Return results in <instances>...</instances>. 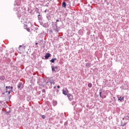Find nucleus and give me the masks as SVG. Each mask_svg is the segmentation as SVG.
Listing matches in <instances>:
<instances>
[{
  "label": "nucleus",
  "instance_id": "obj_13",
  "mask_svg": "<svg viewBox=\"0 0 129 129\" xmlns=\"http://www.w3.org/2000/svg\"><path fill=\"white\" fill-rule=\"evenodd\" d=\"M78 34H79L80 35H83V31H82V30H80L78 31Z\"/></svg>",
  "mask_w": 129,
  "mask_h": 129
},
{
  "label": "nucleus",
  "instance_id": "obj_16",
  "mask_svg": "<svg viewBox=\"0 0 129 129\" xmlns=\"http://www.w3.org/2000/svg\"><path fill=\"white\" fill-rule=\"evenodd\" d=\"M58 22H62V19H61V18H58V19H57L56 21V23H57Z\"/></svg>",
  "mask_w": 129,
  "mask_h": 129
},
{
  "label": "nucleus",
  "instance_id": "obj_29",
  "mask_svg": "<svg viewBox=\"0 0 129 129\" xmlns=\"http://www.w3.org/2000/svg\"><path fill=\"white\" fill-rule=\"evenodd\" d=\"M8 88H7V86L6 87V92L8 93Z\"/></svg>",
  "mask_w": 129,
  "mask_h": 129
},
{
  "label": "nucleus",
  "instance_id": "obj_2",
  "mask_svg": "<svg viewBox=\"0 0 129 129\" xmlns=\"http://www.w3.org/2000/svg\"><path fill=\"white\" fill-rule=\"evenodd\" d=\"M59 28L58 27V26L57 25V22H55L54 26H53V30H55V32L56 33H59Z\"/></svg>",
  "mask_w": 129,
  "mask_h": 129
},
{
  "label": "nucleus",
  "instance_id": "obj_11",
  "mask_svg": "<svg viewBox=\"0 0 129 129\" xmlns=\"http://www.w3.org/2000/svg\"><path fill=\"white\" fill-rule=\"evenodd\" d=\"M123 98H124V97H120L118 98V100H120V101H124Z\"/></svg>",
  "mask_w": 129,
  "mask_h": 129
},
{
  "label": "nucleus",
  "instance_id": "obj_5",
  "mask_svg": "<svg viewBox=\"0 0 129 129\" xmlns=\"http://www.w3.org/2000/svg\"><path fill=\"white\" fill-rule=\"evenodd\" d=\"M67 97L70 101H72V100H73V95H72V94L69 93L67 95Z\"/></svg>",
  "mask_w": 129,
  "mask_h": 129
},
{
  "label": "nucleus",
  "instance_id": "obj_7",
  "mask_svg": "<svg viewBox=\"0 0 129 129\" xmlns=\"http://www.w3.org/2000/svg\"><path fill=\"white\" fill-rule=\"evenodd\" d=\"M68 94H69L68 89H66V90H62V94H63L64 95H68Z\"/></svg>",
  "mask_w": 129,
  "mask_h": 129
},
{
  "label": "nucleus",
  "instance_id": "obj_32",
  "mask_svg": "<svg viewBox=\"0 0 129 129\" xmlns=\"http://www.w3.org/2000/svg\"><path fill=\"white\" fill-rule=\"evenodd\" d=\"M22 46L20 45L19 47H18V49L20 50V48H22Z\"/></svg>",
  "mask_w": 129,
  "mask_h": 129
},
{
  "label": "nucleus",
  "instance_id": "obj_6",
  "mask_svg": "<svg viewBox=\"0 0 129 129\" xmlns=\"http://www.w3.org/2000/svg\"><path fill=\"white\" fill-rule=\"evenodd\" d=\"M49 84L52 85V84H55V82L54 81V80H50L49 81H47L46 82V85H49Z\"/></svg>",
  "mask_w": 129,
  "mask_h": 129
},
{
  "label": "nucleus",
  "instance_id": "obj_21",
  "mask_svg": "<svg viewBox=\"0 0 129 129\" xmlns=\"http://www.w3.org/2000/svg\"><path fill=\"white\" fill-rule=\"evenodd\" d=\"M125 119H126V120H129V116L127 115L125 117Z\"/></svg>",
  "mask_w": 129,
  "mask_h": 129
},
{
  "label": "nucleus",
  "instance_id": "obj_34",
  "mask_svg": "<svg viewBox=\"0 0 129 129\" xmlns=\"http://www.w3.org/2000/svg\"><path fill=\"white\" fill-rule=\"evenodd\" d=\"M36 14H39V15H40V12H39V11H37V12H36Z\"/></svg>",
  "mask_w": 129,
  "mask_h": 129
},
{
  "label": "nucleus",
  "instance_id": "obj_33",
  "mask_svg": "<svg viewBox=\"0 0 129 129\" xmlns=\"http://www.w3.org/2000/svg\"><path fill=\"white\" fill-rule=\"evenodd\" d=\"M56 86H55L54 87H53V89H54V90H56Z\"/></svg>",
  "mask_w": 129,
  "mask_h": 129
},
{
  "label": "nucleus",
  "instance_id": "obj_30",
  "mask_svg": "<svg viewBox=\"0 0 129 129\" xmlns=\"http://www.w3.org/2000/svg\"><path fill=\"white\" fill-rule=\"evenodd\" d=\"M8 94H11V90L8 91Z\"/></svg>",
  "mask_w": 129,
  "mask_h": 129
},
{
  "label": "nucleus",
  "instance_id": "obj_9",
  "mask_svg": "<svg viewBox=\"0 0 129 129\" xmlns=\"http://www.w3.org/2000/svg\"><path fill=\"white\" fill-rule=\"evenodd\" d=\"M55 61H57V58H52L50 60V62L51 63H54Z\"/></svg>",
  "mask_w": 129,
  "mask_h": 129
},
{
  "label": "nucleus",
  "instance_id": "obj_20",
  "mask_svg": "<svg viewBox=\"0 0 129 129\" xmlns=\"http://www.w3.org/2000/svg\"><path fill=\"white\" fill-rule=\"evenodd\" d=\"M0 103H1L2 105H5V101H0Z\"/></svg>",
  "mask_w": 129,
  "mask_h": 129
},
{
  "label": "nucleus",
  "instance_id": "obj_1",
  "mask_svg": "<svg viewBox=\"0 0 129 129\" xmlns=\"http://www.w3.org/2000/svg\"><path fill=\"white\" fill-rule=\"evenodd\" d=\"M37 17L40 25H44V23H43V18L42 17V15L38 14Z\"/></svg>",
  "mask_w": 129,
  "mask_h": 129
},
{
  "label": "nucleus",
  "instance_id": "obj_31",
  "mask_svg": "<svg viewBox=\"0 0 129 129\" xmlns=\"http://www.w3.org/2000/svg\"><path fill=\"white\" fill-rule=\"evenodd\" d=\"M6 93H7V92H6V91H5V92H3L2 93V94H3V95H5V94H6Z\"/></svg>",
  "mask_w": 129,
  "mask_h": 129
},
{
  "label": "nucleus",
  "instance_id": "obj_26",
  "mask_svg": "<svg viewBox=\"0 0 129 129\" xmlns=\"http://www.w3.org/2000/svg\"><path fill=\"white\" fill-rule=\"evenodd\" d=\"M39 11H40V10H39V9L36 8L35 11H36V12H39Z\"/></svg>",
  "mask_w": 129,
  "mask_h": 129
},
{
  "label": "nucleus",
  "instance_id": "obj_3",
  "mask_svg": "<svg viewBox=\"0 0 129 129\" xmlns=\"http://www.w3.org/2000/svg\"><path fill=\"white\" fill-rule=\"evenodd\" d=\"M18 89H20V90H22L23 88H24V85H23L22 82L19 83L18 86H17Z\"/></svg>",
  "mask_w": 129,
  "mask_h": 129
},
{
  "label": "nucleus",
  "instance_id": "obj_37",
  "mask_svg": "<svg viewBox=\"0 0 129 129\" xmlns=\"http://www.w3.org/2000/svg\"><path fill=\"white\" fill-rule=\"evenodd\" d=\"M50 89H51V88H52V87L51 86H49V88Z\"/></svg>",
  "mask_w": 129,
  "mask_h": 129
},
{
  "label": "nucleus",
  "instance_id": "obj_28",
  "mask_svg": "<svg viewBox=\"0 0 129 129\" xmlns=\"http://www.w3.org/2000/svg\"><path fill=\"white\" fill-rule=\"evenodd\" d=\"M49 32H50V33H51V34H53V30H52V29H50L49 30Z\"/></svg>",
  "mask_w": 129,
  "mask_h": 129
},
{
  "label": "nucleus",
  "instance_id": "obj_25",
  "mask_svg": "<svg viewBox=\"0 0 129 129\" xmlns=\"http://www.w3.org/2000/svg\"><path fill=\"white\" fill-rule=\"evenodd\" d=\"M41 117H42V118H43V119H45V115H42Z\"/></svg>",
  "mask_w": 129,
  "mask_h": 129
},
{
  "label": "nucleus",
  "instance_id": "obj_24",
  "mask_svg": "<svg viewBox=\"0 0 129 129\" xmlns=\"http://www.w3.org/2000/svg\"><path fill=\"white\" fill-rule=\"evenodd\" d=\"M54 69H55L56 70H57L58 69V66H56L54 67Z\"/></svg>",
  "mask_w": 129,
  "mask_h": 129
},
{
  "label": "nucleus",
  "instance_id": "obj_8",
  "mask_svg": "<svg viewBox=\"0 0 129 129\" xmlns=\"http://www.w3.org/2000/svg\"><path fill=\"white\" fill-rule=\"evenodd\" d=\"M86 67L87 68H90L91 67V63L90 62H87L86 63Z\"/></svg>",
  "mask_w": 129,
  "mask_h": 129
},
{
  "label": "nucleus",
  "instance_id": "obj_18",
  "mask_svg": "<svg viewBox=\"0 0 129 129\" xmlns=\"http://www.w3.org/2000/svg\"><path fill=\"white\" fill-rule=\"evenodd\" d=\"M121 125L122 126H124V125H126V122L123 123V122H121Z\"/></svg>",
  "mask_w": 129,
  "mask_h": 129
},
{
  "label": "nucleus",
  "instance_id": "obj_15",
  "mask_svg": "<svg viewBox=\"0 0 129 129\" xmlns=\"http://www.w3.org/2000/svg\"><path fill=\"white\" fill-rule=\"evenodd\" d=\"M102 93V89L99 90V96L100 97H102V96H101V94Z\"/></svg>",
  "mask_w": 129,
  "mask_h": 129
},
{
  "label": "nucleus",
  "instance_id": "obj_19",
  "mask_svg": "<svg viewBox=\"0 0 129 129\" xmlns=\"http://www.w3.org/2000/svg\"><path fill=\"white\" fill-rule=\"evenodd\" d=\"M6 88H10V89L11 90L14 89V87H13V86H12V87H11V86H7Z\"/></svg>",
  "mask_w": 129,
  "mask_h": 129
},
{
  "label": "nucleus",
  "instance_id": "obj_36",
  "mask_svg": "<svg viewBox=\"0 0 129 129\" xmlns=\"http://www.w3.org/2000/svg\"><path fill=\"white\" fill-rule=\"evenodd\" d=\"M109 5V3L108 2H107V6H108Z\"/></svg>",
  "mask_w": 129,
  "mask_h": 129
},
{
  "label": "nucleus",
  "instance_id": "obj_12",
  "mask_svg": "<svg viewBox=\"0 0 129 129\" xmlns=\"http://www.w3.org/2000/svg\"><path fill=\"white\" fill-rule=\"evenodd\" d=\"M6 79V78H5V76H2L0 77V80H2V81L5 80Z\"/></svg>",
  "mask_w": 129,
  "mask_h": 129
},
{
  "label": "nucleus",
  "instance_id": "obj_42",
  "mask_svg": "<svg viewBox=\"0 0 129 129\" xmlns=\"http://www.w3.org/2000/svg\"><path fill=\"white\" fill-rule=\"evenodd\" d=\"M44 12H45V13H46V10Z\"/></svg>",
  "mask_w": 129,
  "mask_h": 129
},
{
  "label": "nucleus",
  "instance_id": "obj_22",
  "mask_svg": "<svg viewBox=\"0 0 129 129\" xmlns=\"http://www.w3.org/2000/svg\"><path fill=\"white\" fill-rule=\"evenodd\" d=\"M55 91H56V92H59V90H57V89L56 90H54L53 91V93H55Z\"/></svg>",
  "mask_w": 129,
  "mask_h": 129
},
{
  "label": "nucleus",
  "instance_id": "obj_23",
  "mask_svg": "<svg viewBox=\"0 0 129 129\" xmlns=\"http://www.w3.org/2000/svg\"><path fill=\"white\" fill-rule=\"evenodd\" d=\"M42 93H44V94L46 93V90H45V89H42Z\"/></svg>",
  "mask_w": 129,
  "mask_h": 129
},
{
  "label": "nucleus",
  "instance_id": "obj_38",
  "mask_svg": "<svg viewBox=\"0 0 129 129\" xmlns=\"http://www.w3.org/2000/svg\"><path fill=\"white\" fill-rule=\"evenodd\" d=\"M11 90V88H8V90Z\"/></svg>",
  "mask_w": 129,
  "mask_h": 129
},
{
  "label": "nucleus",
  "instance_id": "obj_39",
  "mask_svg": "<svg viewBox=\"0 0 129 129\" xmlns=\"http://www.w3.org/2000/svg\"><path fill=\"white\" fill-rule=\"evenodd\" d=\"M11 92H13V90H10Z\"/></svg>",
  "mask_w": 129,
  "mask_h": 129
},
{
  "label": "nucleus",
  "instance_id": "obj_40",
  "mask_svg": "<svg viewBox=\"0 0 129 129\" xmlns=\"http://www.w3.org/2000/svg\"><path fill=\"white\" fill-rule=\"evenodd\" d=\"M35 45H38V43L37 42L35 43Z\"/></svg>",
  "mask_w": 129,
  "mask_h": 129
},
{
  "label": "nucleus",
  "instance_id": "obj_27",
  "mask_svg": "<svg viewBox=\"0 0 129 129\" xmlns=\"http://www.w3.org/2000/svg\"><path fill=\"white\" fill-rule=\"evenodd\" d=\"M26 30L27 31V32H30V29L28 28H26Z\"/></svg>",
  "mask_w": 129,
  "mask_h": 129
},
{
  "label": "nucleus",
  "instance_id": "obj_4",
  "mask_svg": "<svg viewBox=\"0 0 129 129\" xmlns=\"http://www.w3.org/2000/svg\"><path fill=\"white\" fill-rule=\"evenodd\" d=\"M51 56H52L50 53H47L45 54V56H44V57H42V59H45V60H48V59H49V58H50V57H51Z\"/></svg>",
  "mask_w": 129,
  "mask_h": 129
},
{
  "label": "nucleus",
  "instance_id": "obj_41",
  "mask_svg": "<svg viewBox=\"0 0 129 129\" xmlns=\"http://www.w3.org/2000/svg\"><path fill=\"white\" fill-rule=\"evenodd\" d=\"M124 118H122L123 120H124Z\"/></svg>",
  "mask_w": 129,
  "mask_h": 129
},
{
  "label": "nucleus",
  "instance_id": "obj_35",
  "mask_svg": "<svg viewBox=\"0 0 129 129\" xmlns=\"http://www.w3.org/2000/svg\"><path fill=\"white\" fill-rule=\"evenodd\" d=\"M57 88H60V86L58 85V86H57Z\"/></svg>",
  "mask_w": 129,
  "mask_h": 129
},
{
  "label": "nucleus",
  "instance_id": "obj_14",
  "mask_svg": "<svg viewBox=\"0 0 129 129\" xmlns=\"http://www.w3.org/2000/svg\"><path fill=\"white\" fill-rule=\"evenodd\" d=\"M51 70H52V72L56 73V70H55V69L54 68V66H51Z\"/></svg>",
  "mask_w": 129,
  "mask_h": 129
},
{
  "label": "nucleus",
  "instance_id": "obj_10",
  "mask_svg": "<svg viewBox=\"0 0 129 129\" xmlns=\"http://www.w3.org/2000/svg\"><path fill=\"white\" fill-rule=\"evenodd\" d=\"M66 6H67V4H66V2H63L62 3V8H66Z\"/></svg>",
  "mask_w": 129,
  "mask_h": 129
},
{
  "label": "nucleus",
  "instance_id": "obj_17",
  "mask_svg": "<svg viewBox=\"0 0 129 129\" xmlns=\"http://www.w3.org/2000/svg\"><path fill=\"white\" fill-rule=\"evenodd\" d=\"M88 87L89 88H91V87H92V84L91 83H88Z\"/></svg>",
  "mask_w": 129,
  "mask_h": 129
}]
</instances>
